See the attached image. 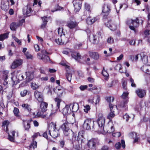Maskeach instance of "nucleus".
<instances>
[{
    "mask_svg": "<svg viewBox=\"0 0 150 150\" xmlns=\"http://www.w3.org/2000/svg\"><path fill=\"white\" fill-rule=\"evenodd\" d=\"M40 105V109L37 112L36 116L42 118H45L48 115L47 114H44L47 110L48 104L45 102H42Z\"/></svg>",
    "mask_w": 150,
    "mask_h": 150,
    "instance_id": "obj_1",
    "label": "nucleus"
},
{
    "mask_svg": "<svg viewBox=\"0 0 150 150\" xmlns=\"http://www.w3.org/2000/svg\"><path fill=\"white\" fill-rule=\"evenodd\" d=\"M56 124L52 122L49 125V134L53 138H56L59 135V130L56 129Z\"/></svg>",
    "mask_w": 150,
    "mask_h": 150,
    "instance_id": "obj_2",
    "label": "nucleus"
},
{
    "mask_svg": "<svg viewBox=\"0 0 150 150\" xmlns=\"http://www.w3.org/2000/svg\"><path fill=\"white\" fill-rule=\"evenodd\" d=\"M41 52L42 55L39 53L37 54V57L39 59L42 60L45 62L50 61L49 57L46 55L50 54V53L47 52L45 50H41Z\"/></svg>",
    "mask_w": 150,
    "mask_h": 150,
    "instance_id": "obj_3",
    "label": "nucleus"
},
{
    "mask_svg": "<svg viewBox=\"0 0 150 150\" xmlns=\"http://www.w3.org/2000/svg\"><path fill=\"white\" fill-rule=\"evenodd\" d=\"M94 121L91 119H86L84 121L83 126L84 129L89 130L91 129H93Z\"/></svg>",
    "mask_w": 150,
    "mask_h": 150,
    "instance_id": "obj_4",
    "label": "nucleus"
},
{
    "mask_svg": "<svg viewBox=\"0 0 150 150\" xmlns=\"http://www.w3.org/2000/svg\"><path fill=\"white\" fill-rule=\"evenodd\" d=\"M69 124L68 122L64 123L62 125L61 128L64 130V133L65 136L69 137L73 136V132L71 129L67 127Z\"/></svg>",
    "mask_w": 150,
    "mask_h": 150,
    "instance_id": "obj_5",
    "label": "nucleus"
},
{
    "mask_svg": "<svg viewBox=\"0 0 150 150\" xmlns=\"http://www.w3.org/2000/svg\"><path fill=\"white\" fill-rule=\"evenodd\" d=\"M127 24L129 25L130 29L136 32L135 28H137L139 26V21L137 18L136 20H129L127 21Z\"/></svg>",
    "mask_w": 150,
    "mask_h": 150,
    "instance_id": "obj_6",
    "label": "nucleus"
},
{
    "mask_svg": "<svg viewBox=\"0 0 150 150\" xmlns=\"http://www.w3.org/2000/svg\"><path fill=\"white\" fill-rule=\"evenodd\" d=\"M109 107L110 112L108 115L107 118L110 120L115 116V114L114 112H115V110H117V107L116 105H113L111 103L109 104Z\"/></svg>",
    "mask_w": 150,
    "mask_h": 150,
    "instance_id": "obj_7",
    "label": "nucleus"
},
{
    "mask_svg": "<svg viewBox=\"0 0 150 150\" xmlns=\"http://www.w3.org/2000/svg\"><path fill=\"white\" fill-rule=\"evenodd\" d=\"M103 129L105 132L109 133H112L114 132L115 130L113 124L111 122H109L105 127L104 126Z\"/></svg>",
    "mask_w": 150,
    "mask_h": 150,
    "instance_id": "obj_8",
    "label": "nucleus"
},
{
    "mask_svg": "<svg viewBox=\"0 0 150 150\" xmlns=\"http://www.w3.org/2000/svg\"><path fill=\"white\" fill-rule=\"evenodd\" d=\"M55 41L59 45L66 44L68 42V39L65 36V34L63 33V35L60 36V39L59 38L56 39L55 40Z\"/></svg>",
    "mask_w": 150,
    "mask_h": 150,
    "instance_id": "obj_9",
    "label": "nucleus"
},
{
    "mask_svg": "<svg viewBox=\"0 0 150 150\" xmlns=\"http://www.w3.org/2000/svg\"><path fill=\"white\" fill-rule=\"evenodd\" d=\"M110 5L108 4H104L103 7L102 14L104 16H108L111 10Z\"/></svg>",
    "mask_w": 150,
    "mask_h": 150,
    "instance_id": "obj_10",
    "label": "nucleus"
},
{
    "mask_svg": "<svg viewBox=\"0 0 150 150\" xmlns=\"http://www.w3.org/2000/svg\"><path fill=\"white\" fill-rule=\"evenodd\" d=\"M98 123L100 127H102L104 125L105 122V118L103 116L102 113H99L98 115Z\"/></svg>",
    "mask_w": 150,
    "mask_h": 150,
    "instance_id": "obj_11",
    "label": "nucleus"
},
{
    "mask_svg": "<svg viewBox=\"0 0 150 150\" xmlns=\"http://www.w3.org/2000/svg\"><path fill=\"white\" fill-rule=\"evenodd\" d=\"M35 99L39 102H42L43 100V97L42 93L38 91H35L34 93Z\"/></svg>",
    "mask_w": 150,
    "mask_h": 150,
    "instance_id": "obj_12",
    "label": "nucleus"
},
{
    "mask_svg": "<svg viewBox=\"0 0 150 150\" xmlns=\"http://www.w3.org/2000/svg\"><path fill=\"white\" fill-rule=\"evenodd\" d=\"M73 3L75 8V11L76 12H78L81 8V1L79 0H74L73 2Z\"/></svg>",
    "mask_w": 150,
    "mask_h": 150,
    "instance_id": "obj_13",
    "label": "nucleus"
},
{
    "mask_svg": "<svg viewBox=\"0 0 150 150\" xmlns=\"http://www.w3.org/2000/svg\"><path fill=\"white\" fill-rule=\"evenodd\" d=\"M106 25L112 30L114 31L116 29V26L114 22L111 20L108 21L106 23Z\"/></svg>",
    "mask_w": 150,
    "mask_h": 150,
    "instance_id": "obj_14",
    "label": "nucleus"
},
{
    "mask_svg": "<svg viewBox=\"0 0 150 150\" xmlns=\"http://www.w3.org/2000/svg\"><path fill=\"white\" fill-rule=\"evenodd\" d=\"M23 21H22V22L20 21L18 23L14 22L12 23L10 25V28L12 30H15L18 27L22 25V23Z\"/></svg>",
    "mask_w": 150,
    "mask_h": 150,
    "instance_id": "obj_15",
    "label": "nucleus"
},
{
    "mask_svg": "<svg viewBox=\"0 0 150 150\" xmlns=\"http://www.w3.org/2000/svg\"><path fill=\"white\" fill-rule=\"evenodd\" d=\"M77 25V23L74 21L70 20L68 21L67 23V26L71 29L75 28Z\"/></svg>",
    "mask_w": 150,
    "mask_h": 150,
    "instance_id": "obj_16",
    "label": "nucleus"
},
{
    "mask_svg": "<svg viewBox=\"0 0 150 150\" xmlns=\"http://www.w3.org/2000/svg\"><path fill=\"white\" fill-rule=\"evenodd\" d=\"M71 111V109L70 108L69 105H67L63 108L62 110V112L64 115H67Z\"/></svg>",
    "mask_w": 150,
    "mask_h": 150,
    "instance_id": "obj_17",
    "label": "nucleus"
},
{
    "mask_svg": "<svg viewBox=\"0 0 150 150\" xmlns=\"http://www.w3.org/2000/svg\"><path fill=\"white\" fill-rule=\"evenodd\" d=\"M22 63V60L21 59L16 60L14 61L12 64L11 68L12 69H14L21 65Z\"/></svg>",
    "mask_w": 150,
    "mask_h": 150,
    "instance_id": "obj_18",
    "label": "nucleus"
},
{
    "mask_svg": "<svg viewBox=\"0 0 150 150\" xmlns=\"http://www.w3.org/2000/svg\"><path fill=\"white\" fill-rule=\"evenodd\" d=\"M96 141L95 139L90 140L88 141L87 145L90 148L94 149L96 146Z\"/></svg>",
    "mask_w": 150,
    "mask_h": 150,
    "instance_id": "obj_19",
    "label": "nucleus"
},
{
    "mask_svg": "<svg viewBox=\"0 0 150 150\" xmlns=\"http://www.w3.org/2000/svg\"><path fill=\"white\" fill-rule=\"evenodd\" d=\"M50 18V17H47L46 16L41 17L42 20V23L41 25L40 28H45L48 22V20Z\"/></svg>",
    "mask_w": 150,
    "mask_h": 150,
    "instance_id": "obj_20",
    "label": "nucleus"
},
{
    "mask_svg": "<svg viewBox=\"0 0 150 150\" xmlns=\"http://www.w3.org/2000/svg\"><path fill=\"white\" fill-rule=\"evenodd\" d=\"M137 96L140 98H143L145 95L146 92L144 90L138 89L136 91Z\"/></svg>",
    "mask_w": 150,
    "mask_h": 150,
    "instance_id": "obj_21",
    "label": "nucleus"
},
{
    "mask_svg": "<svg viewBox=\"0 0 150 150\" xmlns=\"http://www.w3.org/2000/svg\"><path fill=\"white\" fill-rule=\"evenodd\" d=\"M55 92L57 94V96L59 97H62L63 94L65 93L64 89L62 88H57V90H56Z\"/></svg>",
    "mask_w": 150,
    "mask_h": 150,
    "instance_id": "obj_22",
    "label": "nucleus"
},
{
    "mask_svg": "<svg viewBox=\"0 0 150 150\" xmlns=\"http://www.w3.org/2000/svg\"><path fill=\"white\" fill-rule=\"evenodd\" d=\"M129 136L130 137L134 139V143L138 142V136L137 135V133L136 132H131L129 133Z\"/></svg>",
    "mask_w": 150,
    "mask_h": 150,
    "instance_id": "obj_23",
    "label": "nucleus"
},
{
    "mask_svg": "<svg viewBox=\"0 0 150 150\" xmlns=\"http://www.w3.org/2000/svg\"><path fill=\"white\" fill-rule=\"evenodd\" d=\"M25 74L26 76L27 80L28 81H30L34 77V73L33 72L28 71L25 72Z\"/></svg>",
    "mask_w": 150,
    "mask_h": 150,
    "instance_id": "obj_24",
    "label": "nucleus"
},
{
    "mask_svg": "<svg viewBox=\"0 0 150 150\" xmlns=\"http://www.w3.org/2000/svg\"><path fill=\"white\" fill-rule=\"evenodd\" d=\"M142 70L144 72L150 74V65L145 64L142 68Z\"/></svg>",
    "mask_w": 150,
    "mask_h": 150,
    "instance_id": "obj_25",
    "label": "nucleus"
},
{
    "mask_svg": "<svg viewBox=\"0 0 150 150\" xmlns=\"http://www.w3.org/2000/svg\"><path fill=\"white\" fill-rule=\"evenodd\" d=\"M1 7V9L5 11H6L9 9V7L8 4L6 2H5L3 1L2 2Z\"/></svg>",
    "mask_w": 150,
    "mask_h": 150,
    "instance_id": "obj_26",
    "label": "nucleus"
},
{
    "mask_svg": "<svg viewBox=\"0 0 150 150\" xmlns=\"http://www.w3.org/2000/svg\"><path fill=\"white\" fill-rule=\"evenodd\" d=\"M31 10V8L30 6H27L24 8L23 10V13L24 15L29 16L30 15H28L30 13Z\"/></svg>",
    "mask_w": 150,
    "mask_h": 150,
    "instance_id": "obj_27",
    "label": "nucleus"
},
{
    "mask_svg": "<svg viewBox=\"0 0 150 150\" xmlns=\"http://www.w3.org/2000/svg\"><path fill=\"white\" fill-rule=\"evenodd\" d=\"M22 106L25 110L28 112L29 113L32 110L30 105L27 103L22 104Z\"/></svg>",
    "mask_w": 150,
    "mask_h": 150,
    "instance_id": "obj_28",
    "label": "nucleus"
},
{
    "mask_svg": "<svg viewBox=\"0 0 150 150\" xmlns=\"http://www.w3.org/2000/svg\"><path fill=\"white\" fill-rule=\"evenodd\" d=\"M72 57L76 60H79L81 58V55L79 53L75 52L71 54Z\"/></svg>",
    "mask_w": 150,
    "mask_h": 150,
    "instance_id": "obj_29",
    "label": "nucleus"
},
{
    "mask_svg": "<svg viewBox=\"0 0 150 150\" xmlns=\"http://www.w3.org/2000/svg\"><path fill=\"white\" fill-rule=\"evenodd\" d=\"M97 19L96 18L94 17L91 18L90 17H88L86 19L87 23L88 25H91L95 22Z\"/></svg>",
    "mask_w": 150,
    "mask_h": 150,
    "instance_id": "obj_30",
    "label": "nucleus"
},
{
    "mask_svg": "<svg viewBox=\"0 0 150 150\" xmlns=\"http://www.w3.org/2000/svg\"><path fill=\"white\" fill-rule=\"evenodd\" d=\"M3 74V76L4 79V82L3 83L4 85H6L8 83V82L7 81L8 79V72L7 71H4Z\"/></svg>",
    "mask_w": 150,
    "mask_h": 150,
    "instance_id": "obj_31",
    "label": "nucleus"
},
{
    "mask_svg": "<svg viewBox=\"0 0 150 150\" xmlns=\"http://www.w3.org/2000/svg\"><path fill=\"white\" fill-rule=\"evenodd\" d=\"M69 106H70V107H72L71 111L72 112H76L78 110V105L76 103L74 104L71 103L69 105Z\"/></svg>",
    "mask_w": 150,
    "mask_h": 150,
    "instance_id": "obj_32",
    "label": "nucleus"
},
{
    "mask_svg": "<svg viewBox=\"0 0 150 150\" xmlns=\"http://www.w3.org/2000/svg\"><path fill=\"white\" fill-rule=\"evenodd\" d=\"M84 132L83 131H80L78 133V136H77V139L78 141L81 140V141L83 140V138L84 136Z\"/></svg>",
    "mask_w": 150,
    "mask_h": 150,
    "instance_id": "obj_33",
    "label": "nucleus"
},
{
    "mask_svg": "<svg viewBox=\"0 0 150 150\" xmlns=\"http://www.w3.org/2000/svg\"><path fill=\"white\" fill-rule=\"evenodd\" d=\"M141 59L143 62L144 64L146 63L147 62L148 60L147 57L144 53L141 54Z\"/></svg>",
    "mask_w": 150,
    "mask_h": 150,
    "instance_id": "obj_34",
    "label": "nucleus"
},
{
    "mask_svg": "<svg viewBox=\"0 0 150 150\" xmlns=\"http://www.w3.org/2000/svg\"><path fill=\"white\" fill-rule=\"evenodd\" d=\"M90 56L95 59H98L99 58L98 54L96 52H92L90 53Z\"/></svg>",
    "mask_w": 150,
    "mask_h": 150,
    "instance_id": "obj_35",
    "label": "nucleus"
},
{
    "mask_svg": "<svg viewBox=\"0 0 150 150\" xmlns=\"http://www.w3.org/2000/svg\"><path fill=\"white\" fill-rule=\"evenodd\" d=\"M89 39L91 42L93 44L96 43L97 42V39L96 35H92L91 36H90Z\"/></svg>",
    "mask_w": 150,
    "mask_h": 150,
    "instance_id": "obj_36",
    "label": "nucleus"
},
{
    "mask_svg": "<svg viewBox=\"0 0 150 150\" xmlns=\"http://www.w3.org/2000/svg\"><path fill=\"white\" fill-rule=\"evenodd\" d=\"M54 100L56 104L57 108L59 109L60 106V103L62 101V100L58 98H54Z\"/></svg>",
    "mask_w": 150,
    "mask_h": 150,
    "instance_id": "obj_37",
    "label": "nucleus"
},
{
    "mask_svg": "<svg viewBox=\"0 0 150 150\" xmlns=\"http://www.w3.org/2000/svg\"><path fill=\"white\" fill-rule=\"evenodd\" d=\"M79 141L78 140H75L72 142L73 147L75 149L78 150L79 148V146L78 144Z\"/></svg>",
    "mask_w": 150,
    "mask_h": 150,
    "instance_id": "obj_38",
    "label": "nucleus"
},
{
    "mask_svg": "<svg viewBox=\"0 0 150 150\" xmlns=\"http://www.w3.org/2000/svg\"><path fill=\"white\" fill-rule=\"evenodd\" d=\"M9 33H6L0 35V41H3L8 38Z\"/></svg>",
    "mask_w": 150,
    "mask_h": 150,
    "instance_id": "obj_39",
    "label": "nucleus"
},
{
    "mask_svg": "<svg viewBox=\"0 0 150 150\" xmlns=\"http://www.w3.org/2000/svg\"><path fill=\"white\" fill-rule=\"evenodd\" d=\"M72 76V74L69 72H67L66 75V79L68 81L70 82L71 80V78Z\"/></svg>",
    "mask_w": 150,
    "mask_h": 150,
    "instance_id": "obj_40",
    "label": "nucleus"
},
{
    "mask_svg": "<svg viewBox=\"0 0 150 150\" xmlns=\"http://www.w3.org/2000/svg\"><path fill=\"white\" fill-rule=\"evenodd\" d=\"M24 127L25 130H28L30 128V123L29 122H24Z\"/></svg>",
    "mask_w": 150,
    "mask_h": 150,
    "instance_id": "obj_41",
    "label": "nucleus"
},
{
    "mask_svg": "<svg viewBox=\"0 0 150 150\" xmlns=\"http://www.w3.org/2000/svg\"><path fill=\"white\" fill-rule=\"evenodd\" d=\"M129 93L127 92H124L122 94L121 96V98L123 99H127L128 98V95Z\"/></svg>",
    "mask_w": 150,
    "mask_h": 150,
    "instance_id": "obj_42",
    "label": "nucleus"
},
{
    "mask_svg": "<svg viewBox=\"0 0 150 150\" xmlns=\"http://www.w3.org/2000/svg\"><path fill=\"white\" fill-rule=\"evenodd\" d=\"M37 146V143L36 141H34V140L33 142H32L31 144L30 145L29 147L30 148H33L35 149L36 148Z\"/></svg>",
    "mask_w": 150,
    "mask_h": 150,
    "instance_id": "obj_43",
    "label": "nucleus"
},
{
    "mask_svg": "<svg viewBox=\"0 0 150 150\" xmlns=\"http://www.w3.org/2000/svg\"><path fill=\"white\" fill-rule=\"evenodd\" d=\"M2 124V126H6V132H7L8 131V126L9 124V122L8 120H5L3 122Z\"/></svg>",
    "mask_w": 150,
    "mask_h": 150,
    "instance_id": "obj_44",
    "label": "nucleus"
},
{
    "mask_svg": "<svg viewBox=\"0 0 150 150\" xmlns=\"http://www.w3.org/2000/svg\"><path fill=\"white\" fill-rule=\"evenodd\" d=\"M99 97L97 96L95 97H94L93 98V102L95 104H97L99 102Z\"/></svg>",
    "mask_w": 150,
    "mask_h": 150,
    "instance_id": "obj_45",
    "label": "nucleus"
},
{
    "mask_svg": "<svg viewBox=\"0 0 150 150\" xmlns=\"http://www.w3.org/2000/svg\"><path fill=\"white\" fill-rule=\"evenodd\" d=\"M31 86L33 89H36L38 87V85L35 83L31 82Z\"/></svg>",
    "mask_w": 150,
    "mask_h": 150,
    "instance_id": "obj_46",
    "label": "nucleus"
},
{
    "mask_svg": "<svg viewBox=\"0 0 150 150\" xmlns=\"http://www.w3.org/2000/svg\"><path fill=\"white\" fill-rule=\"evenodd\" d=\"M84 111L86 113H88L90 109V107L89 105H86L84 106Z\"/></svg>",
    "mask_w": 150,
    "mask_h": 150,
    "instance_id": "obj_47",
    "label": "nucleus"
},
{
    "mask_svg": "<svg viewBox=\"0 0 150 150\" xmlns=\"http://www.w3.org/2000/svg\"><path fill=\"white\" fill-rule=\"evenodd\" d=\"M63 29L62 28H59L58 29V34L60 36H61L63 35Z\"/></svg>",
    "mask_w": 150,
    "mask_h": 150,
    "instance_id": "obj_48",
    "label": "nucleus"
},
{
    "mask_svg": "<svg viewBox=\"0 0 150 150\" xmlns=\"http://www.w3.org/2000/svg\"><path fill=\"white\" fill-rule=\"evenodd\" d=\"M25 55L26 57V58L27 59H32V58L33 56L31 55L29 52H26V53H25Z\"/></svg>",
    "mask_w": 150,
    "mask_h": 150,
    "instance_id": "obj_49",
    "label": "nucleus"
},
{
    "mask_svg": "<svg viewBox=\"0 0 150 150\" xmlns=\"http://www.w3.org/2000/svg\"><path fill=\"white\" fill-rule=\"evenodd\" d=\"M27 91L26 90H24L21 91V96L22 97L25 96L27 94Z\"/></svg>",
    "mask_w": 150,
    "mask_h": 150,
    "instance_id": "obj_50",
    "label": "nucleus"
},
{
    "mask_svg": "<svg viewBox=\"0 0 150 150\" xmlns=\"http://www.w3.org/2000/svg\"><path fill=\"white\" fill-rule=\"evenodd\" d=\"M102 74L105 77H107L109 76L108 73L104 70H103L102 72Z\"/></svg>",
    "mask_w": 150,
    "mask_h": 150,
    "instance_id": "obj_51",
    "label": "nucleus"
},
{
    "mask_svg": "<svg viewBox=\"0 0 150 150\" xmlns=\"http://www.w3.org/2000/svg\"><path fill=\"white\" fill-rule=\"evenodd\" d=\"M19 112V110L16 108H14L13 110V112L16 116H17Z\"/></svg>",
    "mask_w": 150,
    "mask_h": 150,
    "instance_id": "obj_52",
    "label": "nucleus"
},
{
    "mask_svg": "<svg viewBox=\"0 0 150 150\" xmlns=\"http://www.w3.org/2000/svg\"><path fill=\"white\" fill-rule=\"evenodd\" d=\"M129 80H130V82L131 83V86L133 87H136V85L134 83V80L132 78H130V79Z\"/></svg>",
    "mask_w": 150,
    "mask_h": 150,
    "instance_id": "obj_53",
    "label": "nucleus"
},
{
    "mask_svg": "<svg viewBox=\"0 0 150 150\" xmlns=\"http://www.w3.org/2000/svg\"><path fill=\"white\" fill-rule=\"evenodd\" d=\"M114 40L111 37L107 39V42L109 44H112Z\"/></svg>",
    "mask_w": 150,
    "mask_h": 150,
    "instance_id": "obj_54",
    "label": "nucleus"
},
{
    "mask_svg": "<svg viewBox=\"0 0 150 150\" xmlns=\"http://www.w3.org/2000/svg\"><path fill=\"white\" fill-rule=\"evenodd\" d=\"M121 144L120 142L117 143L115 145V147L117 149H119L120 148Z\"/></svg>",
    "mask_w": 150,
    "mask_h": 150,
    "instance_id": "obj_55",
    "label": "nucleus"
},
{
    "mask_svg": "<svg viewBox=\"0 0 150 150\" xmlns=\"http://www.w3.org/2000/svg\"><path fill=\"white\" fill-rule=\"evenodd\" d=\"M112 135L114 137H119L120 135L121 134L120 132H117L116 133H113L112 134Z\"/></svg>",
    "mask_w": 150,
    "mask_h": 150,
    "instance_id": "obj_56",
    "label": "nucleus"
},
{
    "mask_svg": "<svg viewBox=\"0 0 150 150\" xmlns=\"http://www.w3.org/2000/svg\"><path fill=\"white\" fill-rule=\"evenodd\" d=\"M122 66L120 64H118L115 67V69L116 70H120Z\"/></svg>",
    "mask_w": 150,
    "mask_h": 150,
    "instance_id": "obj_57",
    "label": "nucleus"
},
{
    "mask_svg": "<svg viewBox=\"0 0 150 150\" xmlns=\"http://www.w3.org/2000/svg\"><path fill=\"white\" fill-rule=\"evenodd\" d=\"M18 79L20 81L22 80L24 78L23 76L21 74H19L18 76H17Z\"/></svg>",
    "mask_w": 150,
    "mask_h": 150,
    "instance_id": "obj_58",
    "label": "nucleus"
},
{
    "mask_svg": "<svg viewBox=\"0 0 150 150\" xmlns=\"http://www.w3.org/2000/svg\"><path fill=\"white\" fill-rule=\"evenodd\" d=\"M55 8H56V9H55V11L52 10L51 11L52 12H54V11H58V10H60L61 9H62L63 8L59 6L58 5H57L55 6Z\"/></svg>",
    "mask_w": 150,
    "mask_h": 150,
    "instance_id": "obj_59",
    "label": "nucleus"
},
{
    "mask_svg": "<svg viewBox=\"0 0 150 150\" xmlns=\"http://www.w3.org/2000/svg\"><path fill=\"white\" fill-rule=\"evenodd\" d=\"M123 117L124 119L125 120L127 121L129 120L130 117L127 114H126L123 116Z\"/></svg>",
    "mask_w": 150,
    "mask_h": 150,
    "instance_id": "obj_60",
    "label": "nucleus"
},
{
    "mask_svg": "<svg viewBox=\"0 0 150 150\" xmlns=\"http://www.w3.org/2000/svg\"><path fill=\"white\" fill-rule=\"evenodd\" d=\"M85 8L88 11H89L90 9V6L87 3L85 4Z\"/></svg>",
    "mask_w": 150,
    "mask_h": 150,
    "instance_id": "obj_61",
    "label": "nucleus"
},
{
    "mask_svg": "<svg viewBox=\"0 0 150 150\" xmlns=\"http://www.w3.org/2000/svg\"><path fill=\"white\" fill-rule=\"evenodd\" d=\"M8 139L11 142H13L14 141V137L12 136L9 134V133H8Z\"/></svg>",
    "mask_w": 150,
    "mask_h": 150,
    "instance_id": "obj_62",
    "label": "nucleus"
},
{
    "mask_svg": "<svg viewBox=\"0 0 150 150\" xmlns=\"http://www.w3.org/2000/svg\"><path fill=\"white\" fill-rule=\"evenodd\" d=\"M114 100V98L113 97H108L107 98V100L108 102H113Z\"/></svg>",
    "mask_w": 150,
    "mask_h": 150,
    "instance_id": "obj_63",
    "label": "nucleus"
},
{
    "mask_svg": "<svg viewBox=\"0 0 150 150\" xmlns=\"http://www.w3.org/2000/svg\"><path fill=\"white\" fill-rule=\"evenodd\" d=\"M87 88V86L86 85H82L80 87V89L82 91H83L86 89Z\"/></svg>",
    "mask_w": 150,
    "mask_h": 150,
    "instance_id": "obj_64",
    "label": "nucleus"
}]
</instances>
